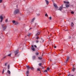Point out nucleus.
Wrapping results in <instances>:
<instances>
[{
	"label": "nucleus",
	"mask_w": 76,
	"mask_h": 76,
	"mask_svg": "<svg viewBox=\"0 0 76 76\" xmlns=\"http://www.w3.org/2000/svg\"><path fill=\"white\" fill-rule=\"evenodd\" d=\"M3 1V0H0V3H1Z\"/></svg>",
	"instance_id": "f704fd0d"
},
{
	"label": "nucleus",
	"mask_w": 76,
	"mask_h": 76,
	"mask_svg": "<svg viewBox=\"0 0 76 76\" xmlns=\"http://www.w3.org/2000/svg\"><path fill=\"white\" fill-rule=\"evenodd\" d=\"M18 24H19V22H16L15 23V25H18Z\"/></svg>",
	"instance_id": "9b49d317"
},
{
	"label": "nucleus",
	"mask_w": 76,
	"mask_h": 76,
	"mask_svg": "<svg viewBox=\"0 0 76 76\" xmlns=\"http://www.w3.org/2000/svg\"><path fill=\"white\" fill-rule=\"evenodd\" d=\"M0 18L1 19L0 22H2L3 21V17L2 16H1L0 17Z\"/></svg>",
	"instance_id": "20e7f679"
},
{
	"label": "nucleus",
	"mask_w": 76,
	"mask_h": 76,
	"mask_svg": "<svg viewBox=\"0 0 76 76\" xmlns=\"http://www.w3.org/2000/svg\"><path fill=\"white\" fill-rule=\"evenodd\" d=\"M18 53H19V52H17L16 53H15V56L16 55H17V54H18Z\"/></svg>",
	"instance_id": "5701e85b"
},
{
	"label": "nucleus",
	"mask_w": 76,
	"mask_h": 76,
	"mask_svg": "<svg viewBox=\"0 0 76 76\" xmlns=\"http://www.w3.org/2000/svg\"><path fill=\"white\" fill-rule=\"evenodd\" d=\"M66 4H69V2H66Z\"/></svg>",
	"instance_id": "37998d69"
},
{
	"label": "nucleus",
	"mask_w": 76,
	"mask_h": 76,
	"mask_svg": "<svg viewBox=\"0 0 76 76\" xmlns=\"http://www.w3.org/2000/svg\"><path fill=\"white\" fill-rule=\"evenodd\" d=\"M39 35V32H38L37 34H36L35 35L36 37H37V36H38Z\"/></svg>",
	"instance_id": "9d476101"
},
{
	"label": "nucleus",
	"mask_w": 76,
	"mask_h": 76,
	"mask_svg": "<svg viewBox=\"0 0 76 76\" xmlns=\"http://www.w3.org/2000/svg\"><path fill=\"white\" fill-rule=\"evenodd\" d=\"M42 42H44V40H42Z\"/></svg>",
	"instance_id": "603ef678"
},
{
	"label": "nucleus",
	"mask_w": 76,
	"mask_h": 76,
	"mask_svg": "<svg viewBox=\"0 0 76 76\" xmlns=\"http://www.w3.org/2000/svg\"><path fill=\"white\" fill-rule=\"evenodd\" d=\"M39 60H41V59H42V58L39 57Z\"/></svg>",
	"instance_id": "72a5a7b5"
},
{
	"label": "nucleus",
	"mask_w": 76,
	"mask_h": 76,
	"mask_svg": "<svg viewBox=\"0 0 76 76\" xmlns=\"http://www.w3.org/2000/svg\"><path fill=\"white\" fill-rule=\"evenodd\" d=\"M12 22L13 23H15L16 22V21L15 20H13L12 21Z\"/></svg>",
	"instance_id": "2eb2a0df"
},
{
	"label": "nucleus",
	"mask_w": 76,
	"mask_h": 76,
	"mask_svg": "<svg viewBox=\"0 0 76 76\" xmlns=\"http://www.w3.org/2000/svg\"><path fill=\"white\" fill-rule=\"evenodd\" d=\"M64 8H66L65 7H64Z\"/></svg>",
	"instance_id": "4d7b16f0"
},
{
	"label": "nucleus",
	"mask_w": 76,
	"mask_h": 76,
	"mask_svg": "<svg viewBox=\"0 0 76 76\" xmlns=\"http://www.w3.org/2000/svg\"><path fill=\"white\" fill-rule=\"evenodd\" d=\"M18 50H16L14 52V53H16V52H18Z\"/></svg>",
	"instance_id": "ea45409f"
},
{
	"label": "nucleus",
	"mask_w": 76,
	"mask_h": 76,
	"mask_svg": "<svg viewBox=\"0 0 76 76\" xmlns=\"http://www.w3.org/2000/svg\"><path fill=\"white\" fill-rule=\"evenodd\" d=\"M29 11H28V13H29Z\"/></svg>",
	"instance_id": "13d9d810"
},
{
	"label": "nucleus",
	"mask_w": 76,
	"mask_h": 76,
	"mask_svg": "<svg viewBox=\"0 0 76 76\" xmlns=\"http://www.w3.org/2000/svg\"><path fill=\"white\" fill-rule=\"evenodd\" d=\"M31 47H32V48H34V46H33V45H32V46H31Z\"/></svg>",
	"instance_id": "c03bdc74"
},
{
	"label": "nucleus",
	"mask_w": 76,
	"mask_h": 76,
	"mask_svg": "<svg viewBox=\"0 0 76 76\" xmlns=\"http://www.w3.org/2000/svg\"><path fill=\"white\" fill-rule=\"evenodd\" d=\"M45 1H46V4H47V5H48V3H49V2H48V1L47 0H45Z\"/></svg>",
	"instance_id": "1a4fd4ad"
},
{
	"label": "nucleus",
	"mask_w": 76,
	"mask_h": 76,
	"mask_svg": "<svg viewBox=\"0 0 76 76\" xmlns=\"http://www.w3.org/2000/svg\"><path fill=\"white\" fill-rule=\"evenodd\" d=\"M8 69H9V68L10 67V65L8 64L7 66Z\"/></svg>",
	"instance_id": "aec40b11"
},
{
	"label": "nucleus",
	"mask_w": 76,
	"mask_h": 76,
	"mask_svg": "<svg viewBox=\"0 0 76 76\" xmlns=\"http://www.w3.org/2000/svg\"><path fill=\"white\" fill-rule=\"evenodd\" d=\"M31 49L32 51H35V49L34 48H32Z\"/></svg>",
	"instance_id": "a878e982"
},
{
	"label": "nucleus",
	"mask_w": 76,
	"mask_h": 76,
	"mask_svg": "<svg viewBox=\"0 0 76 76\" xmlns=\"http://www.w3.org/2000/svg\"><path fill=\"white\" fill-rule=\"evenodd\" d=\"M39 42V41H38V40H37L36 41V43H38V42Z\"/></svg>",
	"instance_id": "e433bc0d"
},
{
	"label": "nucleus",
	"mask_w": 76,
	"mask_h": 76,
	"mask_svg": "<svg viewBox=\"0 0 76 76\" xmlns=\"http://www.w3.org/2000/svg\"><path fill=\"white\" fill-rule=\"evenodd\" d=\"M6 58V56H4V57L2 59H1V60L2 61L3 59H4L5 58Z\"/></svg>",
	"instance_id": "dca6fc26"
},
{
	"label": "nucleus",
	"mask_w": 76,
	"mask_h": 76,
	"mask_svg": "<svg viewBox=\"0 0 76 76\" xmlns=\"http://www.w3.org/2000/svg\"><path fill=\"white\" fill-rule=\"evenodd\" d=\"M7 73H9V74H10V71H9V70H8Z\"/></svg>",
	"instance_id": "a211bd4d"
},
{
	"label": "nucleus",
	"mask_w": 76,
	"mask_h": 76,
	"mask_svg": "<svg viewBox=\"0 0 76 76\" xmlns=\"http://www.w3.org/2000/svg\"><path fill=\"white\" fill-rule=\"evenodd\" d=\"M45 16H48V15H47V14H45Z\"/></svg>",
	"instance_id": "c9c22d12"
},
{
	"label": "nucleus",
	"mask_w": 76,
	"mask_h": 76,
	"mask_svg": "<svg viewBox=\"0 0 76 76\" xmlns=\"http://www.w3.org/2000/svg\"><path fill=\"white\" fill-rule=\"evenodd\" d=\"M4 70H6V68H5L4 69Z\"/></svg>",
	"instance_id": "864d4df0"
},
{
	"label": "nucleus",
	"mask_w": 76,
	"mask_h": 76,
	"mask_svg": "<svg viewBox=\"0 0 76 76\" xmlns=\"http://www.w3.org/2000/svg\"><path fill=\"white\" fill-rule=\"evenodd\" d=\"M32 58L33 60H34V59H35V56H33L32 57Z\"/></svg>",
	"instance_id": "4468645a"
},
{
	"label": "nucleus",
	"mask_w": 76,
	"mask_h": 76,
	"mask_svg": "<svg viewBox=\"0 0 76 76\" xmlns=\"http://www.w3.org/2000/svg\"><path fill=\"white\" fill-rule=\"evenodd\" d=\"M72 71L73 72H75V68H73V69H72Z\"/></svg>",
	"instance_id": "f8f14e48"
},
{
	"label": "nucleus",
	"mask_w": 76,
	"mask_h": 76,
	"mask_svg": "<svg viewBox=\"0 0 76 76\" xmlns=\"http://www.w3.org/2000/svg\"><path fill=\"white\" fill-rule=\"evenodd\" d=\"M31 29H32V28H30V29H29V30Z\"/></svg>",
	"instance_id": "5fc2aeb1"
},
{
	"label": "nucleus",
	"mask_w": 76,
	"mask_h": 76,
	"mask_svg": "<svg viewBox=\"0 0 76 76\" xmlns=\"http://www.w3.org/2000/svg\"><path fill=\"white\" fill-rule=\"evenodd\" d=\"M34 19H35L34 18H33L32 20H31V22H33L34 21Z\"/></svg>",
	"instance_id": "c85d7f7f"
},
{
	"label": "nucleus",
	"mask_w": 76,
	"mask_h": 76,
	"mask_svg": "<svg viewBox=\"0 0 76 76\" xmlns=\"http://www.w3.org/2000/svg\"><path fill=\"white\" fill-rule=\"evenodd\" d=\"M74 25V24L72 22L71 23V26H73Z\"/></svg>",
	"instance_id": "6ab92c4d"
},
{
	"label": "nucleus",
	"mask_w": 76,
	"mask_h": 76,
	"mask_svg": "<svg viewBox=\"0 0 76 76\" xmlns=\"http://www.w3.org/2000/svg\"><path fill=\"white\" fill-rule=\"evenodd\" d=\"M11 56V54H10L9 55L7 56Z\"/></svg>",
	"instance_id": "4c0bfd02"
},
{
	"label": "nucleus",
	"mask_w": 76,
	"mask_h": 76,
	"mask_svg": "<svg viewBox=\"0 0 76 76\" xmlns=\"http://www.w3.org/2000/svg\"><path fill=\"white\" fill-rule=\"evenodd\" d=\"M31 33L29 34L28 35V37H30L31 36Z\"/></svg>",
	"instance_id": "cd10ccee"
},
{
	"label": "nucleus",
	"mask_w": 76,
	"mask_h": 76,
	"mask_svg": "<svg viewBox=\"0 0 76 76\" xmlns=\"http://www.w3.org/2000/svg\"><path fill=\"white\" fill-rule=\"evenodd\" d=\"M38 54H39V53H36V56H38Z\"/></svg>",
	"instance_id": "4be33fe9"
},
{
	"label": "nucleus",
	"mask_w": 76,
	"mask_h": 76,
	"mask_svg": "<svg viewBox=\"0 0 76 76\" xmlns=\"http://www.w3.org/2000/svg\"><path fill=\"white\" fill-rule=\"evenodd\" d=\"M65 6L67 8H68V7H69V5L66 4H65Z\"/></svg>",
	"instance_id": "6e6552de"
},
{
	"label": "nucleus",
	"mask_w": 76,
	"mask_h": 76,
	"mask_svg": "<svg viewBox=\"0 0 76 76\" xmlns=\"http://www.w3.org/2000/svg\"><path fill=\"white\" fill-rule=\"evenodd\" d=\"M37 71H40V72H41V70H40V69L39 68H38L37 69Z\"/></svg>",
	"instance_id": "f3484780"
},
{
	"label": "nucleus",
	"mask_w": 76,
	"mask_h": 76,
	"mask_svg": "<svg viewBox=\"0 0 76 76\" xmlns=\"http://www.w3.org/2000/svg\"><path fill=\"white\" fill-rule=\"evenodd\" d=\"M70 76V74H69V75H68L67 76Z\"/></svg>",
	"instance_id": "8fccbe9b"
},
{
	"label": "nucleus",
	"mask_w": 76,
	"mask_h": 76,
	"mask_svg": "<svg viewBox=\"0 0 76 76\" xmlns=\"http://www.w3.org/2000/svg\"><path fill=\"white\" fill-rule=\"evenodd\" d=\"M63 9V5L61 6L59 8V10H60V11H61V10Z\"/></svg>",
	"instance_id": "39448f33"
},
{
	"label": "nucleus",
	"mask_w": 76,
	"mask_h": 76,
	"mask_svg": "<svg viewBox=\"0 0 76 76\" xmlns=\"http://www.w3.org/2000/svg\"><path fill=\"white\" fill-rule=\"evenodd\" d=\"M5 21L6 22H8V19H6V20H5Z\"/></svg>",
	"instance_id": "473e14b6"
},
{
	"label": "nucleus",
	"mask_w": 76,
	"mask_h": 76,
	"mask_svg": "<svg viewBox=\"0 0 76 76\" xmlns=\"http://www.w3.org/2000/svg\"><path fill=\"white\" fill-rule=\"evenodd\" d=\"M37 15H38V16H39V14H37Z\"/></svg>",
	"instance_id": "de8ad7c7"
},
{
	"label": "nucleus",
	"mask_w": 76,
	"mask_h": 76,
	"mask_svg": "<svg viewBox=\"0 0 76 76\" xmlns=\"http://www.w3.org/2000/svg\"><path fill=\"white\" fill-rule=\"evenodd\" d=\"M52 19V18L51 17H49V19L50 20H51V19Z\"/></svg>",
	"instance_id": "c756f323"
},
{
	"label": "nucleus",
	"mask_w": 76,
	"mask_h": 76,
	"mask_svg": "<svg viewBox=\"0 0 76 76\" xmlns=\"http://www.w3.org/2000/svg\"><path fill=\"white\" fill-rule=\"evenodd\" d=\"M36 39H39V37H37V38H36Z\"/></svg>",
	"instance_id": "a19ab883"
},
{
	"label": "nucleus",
	"mask_w": 76,
	"mask_h": 76,
	"mask_svg": "<svg viewBox=\"0 0 76 76\" xmlns=\"http://www.w3.org/2000/svg\"><path fill=\"white\" fill-rule=\"evenodd\" d=\"M4 68L3 69V70L2 72V73H4Z\"/></svg>",
	"instance_id": "393cba45"
},
{
	"label": "nucleus",
	"mask_w": 76,
	"mask_h": 76,
	"mask_svg": "<svg viewBox=\"0 0 76 76\" xmlns=\"http://www.w3.org/2000/svg\"><path fill=\"white\" fill-rule=\"evenodd\" d=\"M29 71L28 70H27V72H26V74H29Z\"/></svg>",
	"instance_id": "bb28decb"
},
{
	"label": "nucleus",
	"mask_w": 76,
	"mask_h": 76,
	"mask_svg": "<svg viewBox=\"0 0 76 76\" xmlns=\"http://www.w3.org/2000/svg\"><path fill=\"white\" fill-rule=\"evenodd\" d=\"M54 47L55 48H56V46H54Z\"/></svg>",
	"instance_id": "49530a36"
},
{
	"label": "nucleus",
	"mask_w": 76,
	"mask_h": 76,
	"mask_svg": "<svg viewBox=\"0 0 76 76\" xmlns=\"http://www.w3.org/2000/svg\"><path fill=\"white\" fill-rule=\"evenodd\" d=\"M71 76H74V75H71Z\"/></svg>",
	"instance_id": "6e6d98bb"
},
{
	"label": "nucleus",
	"mask_w": 76,
	"mask_h": 76,
	"mask_svg": "<svg viewBox=\"0 0 76 76\" xmlns=\"http://www.w3.org/2000/svg\"><path fill=\"white\" fill-rule=\"evenodd\" d=\"M69 39H70L71 38V37L69 36Z\"/></svg>",
	"instance_id": "a18cd8bd"
},
{
	"label": "nucleus",
	"mask_w": 76,
	"mask_h": 76,
	"mask_svg": "<svg viewBox=\"0 0 76 76\" xmlns=\"http://www.w3.org/2000/svg\"><path fill=\"white\" fill-rule=\"evenodd\" d=\"M19 56V55H17V57H18Z\"/></svg>",
	"instance_id": "3c124183"
},
{
	"label": "nucleus",
	"mask_w": 76,
	"mask_h": 76,
	"mask_svg": "<svg viewBox=\"0 0 76 76\" xmlns=\"http://www.w3.org/2000/svg\"><path fill=\"white\" fill-rule=\"evenodd\" d=\"M4 24H3L2 25V28H3V30H5L6 29V28H7V26H6L5 27L4 26Z\"/></svg>",
	"instance_id": "f03ea898"
},
{
	"label": "nucleus",
	"mask_w": 76,
	"mask_h": 76,
	"mask_svg": "<svg viewBox=\"0 0 76 76\" xmlns=\"http://www.w3.org/2000/svg\"><path fill=\"white\" fill-rule=\"evenodd\" d=\"M50 68L49 67H48L47 68V70H48V71H49V70H50Z\"/></svg>",
	"instance_id": "b1692460"
},
{
	"label": "nucleus",
	"mask_w": 76,
	"mask_h": 76,
	"mask_svg": "<svg viewBox=\"0 0 76 76\" xmlns=\"http://www.w3.org/2000/svg\"><path fill=\"white\" fill-rule=\"evenodd\" d=\"M41 65H42V63H40L39 64V66H41Z\"/></svg>",
	"instance_id": "412c9836"
},
{
	"label": "nucleus",
	"mask_w": 76,
	"mask_h": 76,
	"mask_svg": "<svg viewBox=\"0 0 76 76\" xmlns=\"http://www.w3.org/2000/svg\"><path fill=\"white\" fill-rule=\"evenodd\" d=\"M53 6L56 7V8H57L58 7H57V4H53Z\"/></svg>",
	"instance_id": "423d86ee"
},
{
	"label": "nucleus",
	"mask_w": 76,
	"mask_h": 76,
	"mask_svg": "<svg viewBox=\"0 0 76 76\" xmlns=\"http://www.w3.org/2000/svg\"><path fill=\"white\" fill-rule=\"evenodd\" d=\"M34 46L35 47V48H37V46L35 45Z\"/></svg>",
	"instance_id": "09e8293b"
},
{
	"label": "nucleus",
	"mask_w": 76,
	"mask_h": 76,
	"mask_svg": "<svg viewBox=\"0 0 76 76\" xmlns=\"http://www.w3.org/2000/svg\"><path fill=\"white\" fill-rule=\"evenodd\" d=\"M26 67L28 70H29V69H30L31 68V66H26Z\"/></svg>",
	"instance_id": "0eeeda50"
},
{
	"label": "nucleus",
	"mask_w": 76,
	"mask_h": 76,
	"mask_svg": "<svg viewBox=\"0 0 76 76\" xmlns=\"http://www.w3.org/2000/svg\"><path fill=\"white\" fill-rule=\"evenodd\" d=\"M66 1H64V3H66Z\"/></svg>",
	"instance_id": "79ce46f5"
},
{
	"label": "nucleus",
	"mask_w": 76,
	"mask_h": 76,
	"mask_svg": "<svg viewBox=\"0 0 76 76\" xmlns=\"http://www.w3.org/2000/svg\"><path fill=\"white\" fill-rule=\"evenodd\" d=\"M30 69H31V70H34V67H31Z\"/></svg>",
	"instance_id": "ddd939ff"
},
{
	"label": "nucleus",
	"mask_w": 76,
	"mask_h": 76,
	"mask_svg": "<svg viewBox=\"0 0 76 76\" xmlns=\"http://www.w3.org/2000/svg\"><path fill=\"white\" fill-rule=\"evenodd\" d=\"M7 63H6L5 64V66H7Z\"/></svg>",
	"instance_id": "7c9ffc66"
},
{
	"label": "nucleus",
	"mask_w": 76,
	"mask_h": 76,
	"mask_svg": "<svg viewBox=\"0 0 76 76\" xmlns=\"http://www.w3.org/2000/svg\"><path fill=\"white\" fill-rule=\"evenodd\" d=\"M71 14H74V12L72 11L71 12Z\"/></svg>",
	"instance_id": "2f4dec72"
},
{
	"label": "nucleus",
	"mask_w": 76,
	"mask_h": 76,
	"mask_svg": "<svg viewBox=\"0 0 76 76\" xmlns=\"http://www.w3.org/2000/svg\"><path fill=\"white\" fill-rule=\"evenodd\" d=\"M19 10H16L14 12V15H16V14H18V13H19Z\"/></svg>",
	"instance_id": "f257e3e1"
},
{
	"label": "nucleus",
	"mask_w": 76,
	"mask_h": 76,
	"mask_svg": "<svg viewBox=\"0 0 76 76\" xmlns=\"http://www.w3.org/2000/svg\"><path fill=\"white\" fill-rule=\"evenodd\" d=\"M44 72H47V70H45L44 71Z\"/></svg>",
	"instance_id": "58836bf2"
},
{
	"label": "nucleus",
	"mask_w": 76,
	"mask_h": 76,
	"mask_svg": "<svg viewBox=\"0 0 76 76\" xmlns=\"http://www.w3.org/2000/svg\"><path fill=\"white\" fill-rule=\"evenodd\" d=\"M26 12H27V11H26Z\"/></svg>",
	"instance_id": "bf43d9fd"
},
{
	"label": "nucleus",
	"mask_w": 76,
	"mask_h": 76,
	"mask_svg": "<svg viewBox=\"0 0 76 76\" xmlns=\"http://www.w3.org/2000/svg\"><path fill=\"white\" fill-rule=\"evenodd\" d=\"M66 58V60L65 62V63H67V61H69V59H70V57H69V56H68Z\"/></svg>",
	"instance_id": "7ed1b4c3"
}]
</instances>
